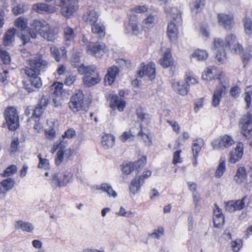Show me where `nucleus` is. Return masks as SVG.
<instances>
[{"mask_svg": "<svg viewBox=\"0 0 252 252\" xmlns=\"http://www.w3.org/2000/svg\"><path fill=\"white\" fill-rule=\"evenodd\" d=\"M135 136V133L132 131V128L128 131H125L120 137V140L123 142L133 140Z\"/></svg>", "mask_w": 252, "mask_h": 252, "instance_id": "39", "label": "nucleus"}, {"mask_svg": "<svg viewBox=\"0 0 252 252\" xmlns=\"http://www.w3.org/2000/svg\"><path fill=\"white\" fill-rule=\"evenodd\" d=\"M63 33L65 44L68 46L73 42L76 37L75 31L72 28L67 26L63 28Z\"/></svg>", "mask_w": 252, "mask_h": 252, "instance_id": "24", "label": "nucleus"}, {"mask_svg": "<svg viewBox=\"0 0 252 252\" xmlns=\"http://www.w3.org/2000/svg\"><path fill=\"white\" fill-rule=\"evenodd\" d=\"M208 57V54L206 50L196 49L190 56L191 60L194 59L196 61H203L206 60Z\"/></svg>", "mask_w": 252, "mask_h": 252, "instance_id": "33", "label": "nucleus"}, {"mask_svg": "<svg viewBox=\"0 0 252 252\" xmlns=\"http://www.w3.org/2000/svg\"><path fill=\"white\" fill-rule=\"evenodd\" d=\"M32 9L38 13H54L56 12L57 8L45 3H36L32 6Z\"/></svg>", "mask_w": 252, "mask_h": 252, "instance_id": "23", "label": "nucleus"}, {"mask_svg": "<svg viewBox=\"0 0 252 252\" xmlns=\"http://www.w3.org/2000/svg\"><path fill=\"white\" fill-rule=\"evenodd\" d=\"M45 133L46 138L49 140H53L56 135L55 130L54 128L45 130Z\"/></svg>", "mask_w": 252, "mask_h": 252, "instance_id": "64", "label": "nucleus"}, {"mask_svg": "<svg viewBox=\"0 0 252 252\" xmlns=\"http://www.w3.org/2000/svg\"><path fill=\"white\" fill-rule=\"evenodd\" d=\"M138 135L141 136L147 146H151L152 145V138L148 134L143 133L141 129L138 132Z\"/></svg>", "mask_w": 252, "mask_h": 252, "instance_id": "48", "label": "nucleus"}, {"mask_svg": "<svg viewBox=\"0 0 252 252\" xmlns=\"http://www.w3.org/2000/svg\"><path fill=\"white\" fill-rule=\"evenodd\" d=\"M76 135V133L75 130L73 128H70L66 130L64 132V134H63V140H65V138L71 139L74 138Z\"/></svg>", "mask_w": 252, "mask_h": 252, "instance_id": "51", "label": "nucleus"}, {"mask_svg": "<svg viewBox=\"0 0 252 252\" xmlns=\"http://www.w3.org/2000/svg\"><path fill=\"white\" fill-rule=\"evenodd\" d=\"M92 25V31L94 33L99 34L100 36H104L105 34L104 27L100 23L94 22L91 24Z\"/></svg>", "mask_w": 252, "mask_h": 252, "instance_id": "37", "label": "nucleus"}, {"mask_svg": "<svg viewBox=\"0 0 252 252\" xmlns=\"http://www.w3.org/2000/svg\"><path fill=\"white\" fill-rule=\"evenodd\" d=\"M116 214L119 216H122L127 218H132L134 216V213L131 211H126V209L122 206L121 207L119 211L116 213Z\"/></svg>", "mask_w": 252, "mask_h": 252, "instance_id": "52", "label": "nucleus"}, {"mask_svg": "<svg viewBox=\"0 0 252 252\" xmlns=\"http://www.w3.org/2000/svg\"><path fill=\"white\" fill-rule=\"evenodd\" d=\"M165 12L167 17L170 19L167 26V35L170 40L175 41L178 38L179 28L182 22L181 13L177 8L168 4L165 6Z\"/></svg>", "mask_w": 252, "mask_h": 252, "instance_id": "3", "label": "nucleus"}, {"mask_svg": "<svg viewBox=\"0 0 252 252\" xmlns=\"http://www.w3.org/2000/svg\"><path fill=\"white\" fill-rule=\"evenodd\" d=\"M158 18L156 14H149L142 22V26L143 29H149L155 26L158 23Z\"/></svg>", "mask_w": 252, "mask_h": 252, "instance_id": "28", "label": "nucleus"}, {"mask_svg": "<svg viewBox=\"0 0 252 252\" xmlns=\"http://www.w3.org/2000/svg\"><path fill=\"white\" fill-rule=\"evenodd\" d=\"M225 171V159L221 157L220 160V163L217 169L215 172V177L219 178L222 176Z\"/></svg>", "mask_w": 252, "mask_h": 252, "instance_id": "38", "label": "nucleus"}, {"mask_svg": "<svg viewBox=\"0 0 252 252\" xmlns=\"http://www.w3.org/2000/svg\"><path fill=\"white\" fill-rule=\"evenodd\" d=\"M4 116L10 130H15L19 126V115L15 107L9 106L6 108Z\"/></svg>", "mask_w": 252, "mask_h": 252, "instance_id": "8", "label": "nucleus"}, {"mask_svg": "<svg viewBox=\"0 0 252 252\" xmlns=\"http://www.w3.org/2000/svg\"><path fill=\"white\" fill-rule=\"evenodd\" d=\"M63 86L62 83H55L50 86V90L52 91L55 95H58L61 94Z\"/></svg>", "mask_w": 252, "mask_h": 252, "instance_id": "49", "label": "nucleus"}, {"mask_svg": "<svg viewBox=\"0 0 252 252\" xmlns=\"http://www.w3.org/2000/svg\"><path fill=\"white\" fill-rule=\"evenodd\" d=\"M0 55L2 62L4 64H8L10 63L11 58L9 54L7 52L5 51H2L0 52Z\"/></svg>", "mask_w": 252, "mask_h": 252, "instance_id": "58", "label": "nucleus"}, {"mask_svg": "<svg viewBox=\"0 0 252 252\" xmlns=\"http://www.w3.org/2000/svg\"><path fill=\"white\" fill-rule=\"evenodd\" d=\"M99 14L93 6L88 7L86 12L83 16V19L90 24L97 21Z\"/></svg>", "mask_w": 252, "mask_h": 252, "instance_id": "17", "label": "nucleus"}, {"mask_svg": "<svg viewBox=\"0 0 252 252\" xmlns=\"http://www.w3.org/2000/svg\"><path fill=\"white\" fill-rule=\"evenodd\" d=\"M144 183V179L142 177H135L131 181L129 186L130 192L133 195L136 194L140 191L141 187Z\"/></svg>", "mask_w": 252, "mask_h": 252, "instance_id": "26", "label": "nucleus"}, {"mask_svg": "<svg viewBox=\"0 0 252 252\" xmlns=\"http://www.w3.org/2000/svg\"><path fill=\"white\" fill-rule=\"evenodd\" d=\"M87 51L88 54L100 58L107 51L105 44L101 42H90L87 45Z\"/></svg>", "mask_w": 252, "mask_h": 252, "instance_id": "10", "label": "nucleus"}, {"mask_svg": "<svg viewBox=\"0 0 252 252\" xmlns=\"http://www.w3.org/2000/svg\"><path fill=\"white\" fill-rule=\"evenodd\" d=\"M115 137L111 134H105L101 137V145L104 150L113 147L115 144Z\"/></svg>", "mask_w": 252, "mask_h": 252, "instance_id": "27", "label": "nucleus"}, {"mask_svg": "<svg viewBox=\"0 0 252 252\" xmlns=\"http://www.w3.org/2000/svg\"><path fill=\"white\" fill-rule=\"evenodd\" d=\"M68 104L70 109L74 112L83 110L85 107V103L82 93L78 92L72 95Z\"/></svg>", "mask_w": 252, "mask_h": 252, "instance_id": "11", "label": "nucleus"}, {"mask_svg": "<svg viewBox=\"0 0 252 252\" xmlns=\"http://www.w3.org/2000/svg\"><path fill=\"white\" fill-rule=\"evenodd\" d=\"M216 58L218 63L220 64L226 63L227 61V57L225 51L217 52Z\"/></svg>", "mask_w": 252, "mask_h": 252, "instance_id": "47", "label": "nucleus"}, {"mask_svg": "<svg viewBox=\"0 0 252 252\" xmlns=\"http://www.w3.org/2000/svg\"><path fill=\"white\" fill-rule=\"evenodd\" d=\"M249 202V199L247 197H244L241 200H234L235 207L237 210H240L247 206Z\"/></svg>", "mask_w": 252, "mask_h": 252, "instance_id": "44", "label": "nucleus"}, {"mask_svg": "<svg viewBox=\"0 0 252 252\" xmlns=\"http://www.w3.org/2000/svg\"><path fill=\"white\" fill-rule=\"evenodd\" d=\"M27 25L28 22L27 19L23 17H20L15 21V26L18 28L20 29L21 30L24 32V33H22L20 37L24 44L28 43L30 40L29 32L26 30L28 28Z\"/></svg>", "mask_w": 252, "mask_h": 252, "instance_id": "14", "label": "nucleus"}, {"mask_svg": "<svg viewBox=\"0 0 252 252\" xmlns=\"http://www.w3.org/2000/svg\"><path fill=\"white\" fill-rule=\"evenodd\" d=\"M15 227L16 228L21 229L23 231L28 232H32L34 229V226L31 223L21 220L17 222Z\"/></svg>", "mask_w": 252, "mask_h": 252, "instance_id": "34", "label": "nucleus"}, {"mask_svg": "<svg viewBox=\"0 0 252 252\" xmlns=\"http://www.w3.org/2000/svg\"><path fill=\"white\" fill-rule=\"evenodd\" d=\"M61 13L66 18H69L78 8L76 0H61Z\"/></svg>", "mask_w": 252, "mask_h": 252, "instance_id": "12", "label": "nucleus"}, {"mask_svg": "<svg viewBox=\"0 0 252 252\" xmlns=\"http://www.w3.org/2000/svg\"><path fill=\"white\" fill-rule=\"evenodd\" d=\"M96 189L97 190H101L107 193L109 197L116 198L118 194L117 192L113 189L112 187L108 183H102L100 185L97 186Z\"/></svg>", "mask_w": 252, "mask_h": 252, "instance_id": "29", "label": "nucleus"}, {"mask_svg": "<svg viewBox=\"0 0 252 252\" xmlns=\"http://www.w3.org/2000/svg\"><path fill=\"white\" fill-rule=\"evenodd\" d=\"M57 150L55 162L59 165L63 160L68 159L74 153V150L68 147V144L66 140H62L60 141L55 142L51 150V153L54 154Z\"/></svg>", "mask_w": 252, "mask_h": 252, "instance_id": "4", "label": "nucleus"}, {"mask_svg": "<svg viewBox=\"0 0 252 252\" xmlns=\"http://www.w3.org/2000/svg\"><path fill=\"white\" fill-rule=\"evenodd\" d=\"M147 158L145 156L141 157L137 161L133 163L135 169L138 170L143 167L146 163Z\"/></svg>", "mask_w": 252, "mask_h": 252, "instance_id": "56", "label": "nucleus"}, {"mask_svg": "<svg viewBox=\"0 0 252 252\" xmlns=\"http://www.w3.org/2000/svg\"><path fill=\"white\" fill-rule=\"evenodd\" d=\"M204 0H193L191 8L192 10H198L205 4Z\"/></svg>", "mask_w": 252, "mask_h": 252, "instance_id": "61", "label": "nucleus"}, {"mask_svg": "<svg viewBox=\"0 0 252 252\" xmlns=\"http://www.w3.org/2000/svg\"><path fill=\"white\" fill-rule=\"evenodd\" d=\"M44 109L37 105V106L33 110L32 115L31 118V119L36 118V119L39 118L41 115Z\"/></svg>", "mask_w": 252, "mask_h": 252, "instance_id": "62", "label": "nucleus"}, {"mask_svg": "<svg viewBox=\"0 0 252 252\" xmlns=\"http://www.w3.org/2000/svg\"><path fill=\"white\" fill-rule=\"evenodd\" d=\"M82 51H79L77 50H74L72 57L71 58V63L74 67H78L80 65L77 64L80 62V58L82 54Z\"/></svg>", "mask_w": 252, "mask_h": 252, "instance_id": "46", "label": "nucleus"}, {"mask_svg": "<svg viewBox=\"0 0 252 252\" xmlns=\"http://www.w3.org/2000/svg\"><path fill=\"white\" fill-rule=\"evenodd\" d=\"M138 75L140 77L147 76L151 80L156 77V65L154 63H150L147 65L141 63L140 68L138 71Z\"/></svg>", "mask_w": 252, "mask_h": 252, "instance_id": "13", "label": "nucleus"}, {"mask_svg": "<svg viewBox=\"0 0 252 252\" xmlns=\"http://www.w3.org/2000/svg\"><path fill=\"white\" fill-rule=\"evenodd\" d=\"M50 101V96L48 95H43L41 98L38 106L45 109Z\"/></svg>", "mask_w": 252, "mask_h": 252, "instance_id": "59", "label": "nucleus"}, {"mask_svg": "<svg viewBox=\"0 0 252 252\" xmlns=\"http://www.w3.org/2000/svg\"><path fill=\"white\" fill-rule=\"evenodd\" d=\"M136 115L142 122H145L146 124L148 123L151 120L150 116L144 113L143 110L141 108L136 110Z\"/></svg>", "mask_w": 252, "mask_h": 252, "instance_id": "42", "label": "nucleus"}, {"mask_svg": "<svg viewBox=\"0 0 252 252\" xmlns=\"http://www.w3.org/2000/svg\"><path fill=\"white\" fill-rule=\"evenodd\" d=\"M125 32L127 33H132L136 36H138L142 33V30L139 26L135 17H130L128 23L126 25Z\"/></svg>", "mask_w": 252, "mask_h": 252, "instance_id": "15", "label": "nucleus"}, {"mask_svg": "<svg viewBox=\"0 0 252 252\" xmlns=\"http://www.w3.org/2000/svg\"><path fill=\"white\" fill-rule=\"evenodd\" d=\"M220 25L226 29H231L234 25V18L232 15L220 13L218 15Z\"/></svg>", "mask_w": 252, "mask_h": 252, "instance_id": "18", "label": "nucleus"}, {"mask_svg": "<svg viewBox=\"0 0 252 252\" xmlns=\"http://www.w3.org/2000/svg\"><path fill=\"white\" fill-rule=\"evenodd\" d=\"M214 224L216 227H221L224 223V216L221 209L219 208L217 204H215L214 208Z\"/></svg>", "mask_w": 252, "mask_h": 252, "instance_id": "21", "label": "nucleus"}, {"mask_svg": "<svg viewBox=\"0 0 252 252\" xmlns=\"http://www.w3.org/2000/svg\"><path fill=\"white\" fill-rule=\"evenodd\" d=\"M17 170V168L15 165H12L7 167L4 171L3 176L4 177H8L14 173H15Z\"/></svg>", "mask_w": 252, "mask_h": 252, "instance_id": "53", "label": "nucleus"}, {"mask_svg": "<svg viewBox=\"0 0 252 252\" xmlns=\"http://www.w3.org/2000/svg\"><path fill=\"white\" fill-rule=\"evenodd\" d=\"M160 63L164 68H167L170 66L171 69H176V66L174 65V60L172 57L171 51L169 49H167L165 51L163 56L160 59Z\"/></svg>", "mask_w": 252, "mask_h": 252, "instance_id": "19", "label": "nucleus"}, {"mask_svg": "<svg viewBox=\"0 0 252 252\" xmlns=\"http://www.w3.org/2000/svg\"><path fill=\"white\" fill-rule=\"evenodd\" d=\"M33 27L37 32L45 39L54 41L57 37V32L51 29L48 23L43 19L35 20L33 22Z\"/></svg>", "mask_w": 252, "mask_h": 252, "instance_id": "7", "label": "nucleus"}, {"mask_svg": "<svg viewBox=\"0 0 252 252\" xmlns=\"http://www.w3.org/2000/svg\"><path fill=\"white\" fill-rule=\"evenodd\" d=\"M16 29L11 28L7 30L3 37V43L5 46L12 45L15 41Z\"/></svg>", "mask_w": 252, "mask_h": 252, "instance_id": "31", "label": "nucleus"}, {"mask_svg": "<svg viewBox=\"0 0 252 252\" xmlns=\"http://www.w3.org/2000/svg\"><path fill=\"white\" fill-rule=\"evenodd\" d=\"M252 57V46H249L246 50L243 55V60L245 64H246Z\"/></svg>", "mask_w": 252, "mask_h": 252, "instance_id": "54", "label": "nucleus"}, {"mask_svg": "<svg viewBox=\"0 0 252 252\" xmlns=\"http://www.w3.org/2000/svg\"><path fill=\"white\" fill-rule=\"evenodd\" d=\"M172 87L175 92L182 95H186L189 90L188 85L183 81H175L173 82Z\"/></svg>", "mask_w": 252, "mask_h": 252, "instance_id": "25", "label": "nucleus"}, {"mask_svg": "<svg viewBox=\"0 0 252 252\" xmlns=\"http://www.w3.org/2000/svg\"><path fill=\"white\" fill-rule=\"evenodd\" d=\"M244 146L242 143H238L236 147L229 154V162L235 163L239 160L243 155Z\"/></svg>", "mask_w": 252, "mask_h": 252, "instance_id": "16", "label": "nucleus"}, {"mask_svg": "<svg viewBox=\"0 0 252 252\" xmlns=\"http://www.w3.org/2000/svg\"><path fill=\"white\" fill-rule=\"evenodd\" d=\"M225 208L226 211L229 212H233L235 211H237V209L235 207L234 200H230L225 203Z\"/></svg>", "mask_w": 252, "mask_h": 252, "instance_id": "60", "label": "nucleus"}, {"mask_svg": "<svg viewBox=\"0 0 252 252\" xmlns=\"http://www.w3.org/2000/svg\"><path fill=\"white\" fill-rule=\"evenodd\" d=\"M204 145V141L202 139H197L194 141L192 147V151L193 155H196L197 156L198 154L200 151L201 148Z\"/></svg>", "mask_w": 252, "mask_h": 252, "instance_id": "40", "label": "nucleus"}, {"mask_svg": "<svg viewBox=\"0 0 252 252\" xmlns=\"http://www.w3.org/2000/svg\"><path fill=\"white\" fill-rule=\"evenodd\" d=\"M50 183L54 188L66 186L73 181V174L68 170L57 171L50 173Z\"/></svg>", "mask_w": 252, "mask_h": 252, "instance_id": "6", "label": "nucleus"}, {"mask_svg": "<svg viewBox=\"0 0 252 252\" xmlns=\"http://www.w3.org/2000/svg\"><path fill=\"white\" fill-rule=\"evenodd\" d=\"M60 51L62 52V56L64 57L65 59L67 58L66 55V50L65 49V48L63 47L60 48L59 50L58 48L56 47H50V52L52 56L55 58V60L57 62H60L61 60V53Z\"/></svg>", "mask_w": 252, "mask_h": 252, "instance_id": "32", "label": "nucleus"}, {"mask_svg": "<svg viewBox=\"0 0 252 252\" xmlns=\"http://www.w3.org/2000/svg\"><path fill=\"white\" fill-rule=\"evenodd\" d=\"M134 169H135V168L134 163L130 162L123 166L122 171L126 174H129Z\"/></svg>", "mask_w": 252, "mask_h": 252, "instance_id": "57", "label": "nucleus"}, {"mask_svg": "<svg viewBox=\"0 0 252 252\" xmlns=\"http://www.w3.org/2000/svg\"><path fill=\"white\" fill-rule=\"evenodd\" d=\"M234 144V140L231 136L224 134L211 142L213 149L215 150H223L228 148Z\"/></svg>", "mask_w": 252, "mask_h": 252, "instance_id": "9", "label": "nucleus"}, {"mask_svg": "<svg viewBox=\"0 0 252 252\" xmlns=\"http://www.w3.org/2000/svg\"><path fill=\"white\" fill-rule=\"evenodd\" d=\"M245 32L248 35L252 34V21L247 17H245L243 20Z\"/></svg>", "mask_w": 252, "mask_h": 252, "instance_id": "41", "label": "nucleus"}, {"mask_svg": "<svg viewBox=\"0 0 252 252\" xmlns=\"http://www.w3.org/2000/svg\"><path fill=\"white\" fill-rule=\"evenodd\" d=\"M244 93V99L247 103V107H250L252 99V86H249L246 88Z\"/></svg>", "mask_w": 252, "mask_h": 252, "instance_id": "43", "label": "nucleus"}, {"mask_svg": "<svg viewBox=\"0 0 252 252\" xmlns=\"http://www.w3.org/2000/svg\"><path fill=\"white\" fill-rule=\"evenodd\" d=\"M213 49L215 50L216 52L225 51L227 48L225 42L222 39L220 38H215L213 42Z\"/></svg>", "mask_w": 252, "mask_h": 252, "instance_id": "36", "label": "nucleus"}, {"mask_svg": "<svg viewBox=\"0 0 252 252\" xmlns=\"http://www.w3.org/2000/svg\"><path fill=\"white\" fill-rule=\"evenodd\" d=\"M78 72L80 74L85 75L83 82L87 86H92L98 83L101 78L97 72L95 65L85 66L83 64L78 67Z\"/></svg>", "mask_w": 252, "mask_h": 252, "instance_id": "5", "label": "nucleus"}, {"mask_svg": "<svg viewBox=\"0 0 252 252\" xmlns=\"http://www.w3.org/2000/svg\"><path fill=\"white\" fill-rule=\"evenodd\" d=\"M246 177L245 168L241 167L237 169L236 174L234 176V180L238 184H241L246 180Z\"/></svg>", "mask_w": 252, "mask_h": 252, "instance_id": "35", "label": "nucleus"}, {"mask_svg": "<svg viewBox=\"0 0 252 252\" xmlns=\"http://www.w3.org/2000/svg\"><path fill=\"white\" fill-rule=\"evenodd\" d=\"M110 107L117 109L120 112H123L126 106V101L117 95H113L110 100Z\"/></svg>", "mask_w": 252, "mask_h": 252, "instance_id": "20", "label": "nucleus"}, {"mask_svg": "<svg viewBox=\"0 0 252 252\" xmlns=\"http://www.w3.org/2000/svg\"><path fill=\"white\" fill-rule=\"evenodd\" d=\"M236 36L234 34H229L225 38V42L227 47H229L230 45H234L236 41Z\"/></svg>", "mask_w": 252, "mask_h": 252, "instance_id": "55", "label": "nucleus"}, {"mask_svg": "<svg viewBox=\"0 0 252 252\" xmlns=\"http://www.w3.org/2000/svg\"><path fill=\"white\" fill-rule=\"evenodd\" d=\"M28 10V7L24 4H20L13 7L12 12L15 15L20 14Z\"/></svg>", "mask_w": 252, "mask_h": 252, "instance_id": "50", "label": "nucleus"}, {"mask_svg": "<svg viewBox=\"0 0 252 252\" xmlns=\"http://www.w3.org/2000/svg\"><path fill=\"white\" fill-rule=\"evenodd\" d=\"M242 246V242L241 240L239 239H236L235 241L232 242L231 246L233 251L234 252L238 251Z\"/></svg>", "mask_w": 252, "mask_h": 252, "instance_id": "63", "label": "nucleus"}, {"mask_svg": "<svg viewBox=\"0 0 252 252\" xmlns=\"http://www.w3.org/2000/svg\"><path fill=\"white\" fill-rule=\"evenodd\" d=\"M215 78L220 80V83L214 90L213 95L212 104L214 107L219 105L221 98L226 94L229 86L228 79L217 67L210 66L202 73V78L204 80L210 81Z\"/></svg>", "mask_w": 252, "mask_h": 252, "instance_id": "1", "label": "nucleus"}, {"mask_svg": "<svg viewBox=\"0 0 252 252\" xmlns=\"http://www.w3.org/2000/svg\"><path fill=\"white\" fill-rule=\"evenodd\" d=\"M30 67L25 70V73L30 77V82L33 88H27L29 92L34 91L40 88L42 85V81L38 76L41 70L48 67L49 63L44 59L41 55H37L35 57L28 60Z\"/></svg>", "mask_w": 252, "mask_h": 252, "instance_id": "2", "label": "nucleus"}, {"mask_svg": "<svg viewBox=\"0 0 252 252\" xmlns=\"http://www.w3.org/2000/svg\"><path fill=\"white\" fill-rule=\"evenodd\" d=\"M15 184V182L12 178H7L0 182V193L5 194L11 190Z\"/></svg>", "mask_w": 252, "mask_h": 252, "instance_id": "30", "label": "nucleus"}, {"mask_svg": "<svg viewBox=\"0 0 252 252\" xmlns=\"http://www.w3.org/2000/svg\"><path fill=\"white\" fill-rule=\"evenodd\" d=\"M119 72V69L117 66L113 65L109 67L104 78L105 84L108 85H111L115 81Z\"/></svg>", "mask_w": 252, "mask_h": 252, "instance_id": "22", "label": "nucleus"}, {"mask_svg": "<svg viewBox=\"0 0 252 252\" xmlns=\"http://www.w3.org/2000/svg\"><path fill=\"white\" fill-rule=\"evenodd\" d=\"M37 157L39 159L38 167L39 168H43L45 170L49 169L50 168L49 160L46 158H42L41 155L40 154L38 155Z\"/></svg>", "mask_w": 252, "mask_h": 252, "instance_id": "45", "label": "nucleus"}]
</instances>
